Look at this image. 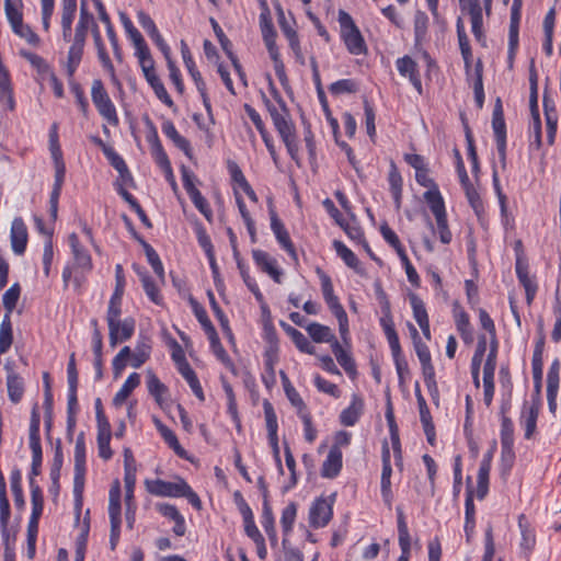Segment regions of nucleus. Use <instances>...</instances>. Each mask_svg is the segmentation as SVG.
<instances>
[{
    "label": "nucleus",
    "instance_id": "f257e3e1",
    "mask_svg": "<svg viewBox=\"0 0 561 561\" xmlns=\"http://www.w3.org/2000/svg\"><path fill=\"white\" fill-rule=\"evenodd\" d=\"M78 13V0H61L58 14V24L61 32V39L69 43L65 70L69 79H72L79 68L88 33L91 24H94V16L88 10L87 1L81 0L79 19L73 30V22Z\"/></svg>",
    "mask_w": 561,
    "mask_h": 561
},
{
    "label": "nucleus",
    "instance_id": "f03ea898",
    "mask_svg": "<svg viewBox=\"0 0 561 561\" xmlns=\"http://www.w3.org/2000/svg\"><path fill=\"white\" fill-rule=\"evenodd\" d=\"M376 295L382 313V316L379 319V324L388 341L399 382H403L405 378L410 375V369L408 360L402 353L399 335L394 328L393 317L391 312V304L389 301L387 294L383 291L381 287H378V289L376 290Z\"/></svg>",
    "mask_w": 561,
    "mask_h": 561
},
{
    "label": "nucleus",
    "instance_id": "7ed1b4c3",
    "mask_svg": "<svg viewBox=\"0 0 561 561\" xmlns=\"http://www.w3.org/2000/svg\"><path fill=\"white\" fill-rule=\"evenodd\" d=\"M67 242L70 248L72 263L64 267L61 274L62 283L64 287L67 288L72 280L76 289H78L84 282L85 276L92 272L93 260L76 232L68 234Z\"/></svg>",
    "mask_w": 561,
    "mask_h": 561
},
{
    "label": "nucleus",
    "instance_id": "20e7f679",
    "mask_svg": "<svg viewBox=\"0 0 561 561\" xmlns=\"http://www.w3.org/2000/svg\"><path fill=\"white\" fill-rule=\"evenodd\" d=\"M58 129V124L53 123L48 133V147L55 171L54 184L49 194V216L53 222L57 220L59 198L66 179V163L59 142Z\"/></svg>",
    "mask_w": 561,
    "mask_h": 561
},
{
    "label": "nucleus",
    "instance_id": "39448f33",
    "mask_svg": "<svg viewBox=\"0 0 561 561\" xmlns=\"http://www.w3.org/2000/svg\"><path fill=\"white\" fill-rule=\"evenodd\" d=\"M41 415L36 408L32 410L30 428H28V446L32 453L31 471L28 473V483L31 491H41L39 485L35 483V478L41 473L43 462V450L41 444Z\"/></svg>",
    "mask_w": 561,
    "mask_h": 561
},
{
    "label": "nucleus",
    "instance_id": "423d86ee",
    "mask_svg": "<svg viewBox=\"0 0 561 561\" xmlns=\"http://www.w3.org/2000/svg\"><path fill=\"white\" fill-rule=\"evenodd\" d=\"M337 21L340 24V37L347 51L355 56L366 54V42L351 14L344 10H340Z\"/></svg>",
    "mask_w": 561,
    "mask_h": 561
},
{
    "label": "nucleus",
    "instance_id": "0eeeda50",
    "mask_svg": "<svg viewBox=\"0 0 561 561\" xmlns=\"http://www.w3.org/2000/svg\"><path fill=\"white\" fill-rule=\"evenodd\" d=\"M91 100L99 115L111 126L119 124V117L114 102L112 101L101 79H94L91 85Z\"/></svg>",
    "mask_w": 561,
    "mask_h": 561
},
{
    "label": "nucleus",
    "instance_id": "6e6552de",
    "mask_svg": "<svg viewBox=\"0 0 561 561\" xmlns=\"http://www.w3.org/2000/svg\"><path fill=\"white\" fill-rule=\"evenodd\" d=\"M4 12L14 35L25 41L32 47H39L42 39L30 24L24 23L21 9L12 0H4Z\"/></svg>",
    "mask_w": 561,
    "mask_h": 561
},
{
    "label": "nucleus",
    "instance_id": "1a4fd4ad",
    "mask_svg": "<svg viewBox=\"0 0 561 561\" xmlns=\"http://www.w3.org/2000/svg\"><path fill=\"white\" fill-rule=\"evenodd\" d=\"M267 209H268V216L271 221V230L280 247L282 250H284L288 256L294 261L298 262V253L294 245V242L291 241V238L289 236V232L287 228L285 227L284 222L280 220V218L277 215L274 201L272 197L267 198Z\"/></svg>",
    "mask_w": 561,
    "mask_h": 561
},
{
    "label": "nucleus",
    "instance_id": "9d476101",
    "mask_svg": "<svg viewBox=\"0 0 561 561\" xmlns=\"http://www.w3.org/2000/svg\"><path fill=\"white\" fill-rule=\"evenodd\" d=\"M522 242L517 241L515 247L516 261L515 273L519 284L524 287L526 294V302L530 306L538 291V283L535 275L529 273V264L520 250Z\"/></svg>",
    "mask_w": 561,
    "mask_h": 561
},
{
    "label": "nucleus",
    "instance_id": "9b49d317",
    "mask_svg": "<svg viewBox=\"0 0 561 561\" xmlns=\"http://www.w3.org/2000/svg\"><path fill=\"white\" fill-rule=\"evenodd\" d=\"M182 183L183 187L186 191L190 199L197 208V210L205 217V219L209 222L213 221V209L207 202V199L203 196L201 191L196 187V179L195 174L185 165L181 168Z\"/></svg>",
    "mask_w": 561,
    "mask_h": 561
},
{
    "label": "nucleus",
    "instance_id": "f8f14e48",
    "mask_svg": "<svg viewBox=\"0 0 561 561\" xmlns=\"http://www.w3.org/2000/svg\"><path fill=\"white\" fill-rule=\"evenodd\" d=\"M275 93L278 99L277 105L273 104L266 98H264V102L271 115L275 129L277 130L279 137L283 138L296 133V127L290 118V114L286 107L285 102L282 100L280 95L277 92Z\"/></svg>",
    "mask_w": 561,
    "mask_h": 561
},
{
    "label": "nucleus",
    "instance_id": "ddd939ff",
    "mask_svg": "<svg viewBox=\"0 0 561 561\" xmlns=\"http://www.w3.org/2000/svg\"><path fill=\"white\" fill-rule=\"evenodd\" d=\"M275 11L277 15V22L279 25L280 31L283 32L285 38L288 42V45L290 49L294 53V56L296 60L304 64V54L300 45V39L298 36V33L296 31V21L291 16L290 20H288L285 15L284 9L279 2L275 3Z\"/></svg>",
    "mask_w": 561,
    "mask_h": 561
},
{
    "label": "nucleus",
    "instance_id": "4468645a",
    "mask_svg": "<svg viewBox=\"0 0 561 561\" xmlns=\"http://www.w3.org/2000/svg\"><path fill=\"white\" fill-rule=\"evenodd\" d=\"M492 128L494 133L496 149L500 162L503 168L506 167V124L501 100L499 99L492 114Z\"/></svg>",
    "mask_w": 561,
    "mask_h": 561
},
{
    "label": "nucleus",
    "instance_id": "2eb2a0df",
    "mask_svg": "<svg viewBox=\"0 0 561 561\" xmlns=\"http://www.w3.org/2000/svg\"><path fill=\"white\" fill-rule=\"evenodd\" d=\"M334 495L335 493L328 499L320 496L312 503L309 511V524L311 527L321 528L329 524L333 514Z\"/></svg>",
    "mask_w": 561,
    "mask_h": 561
},
{
    "label": "nucleus",
    "instance_id": "dca6fc26",
    "mask_svg": "<svg viewBox=\"0 0 561 561\" xmlns=\"http://www.w3.org/2000/svg\"><path fill=\"white\" fill-rule=\"evenodd\" d=\"M87 449L84 433L81 432L76 439L75 445V476H73V491H83L84 476H85Z\"/></svg>",
    "mask_w": 561,
    "mask_h": 561
},
{
    "label": "nucleus",
    "instance_id": "f3484780",
    "mask_svg": "<svg viewBox=\"0 0 561 561\" xmlns=\"http://www.w3.org/2000/svg\"><path fill=\"white\" fill-rule=\"evenodd\" d=\"M252 259L261 272L267 274L276 284L282 283L283 270L274 256L266 251L256 249L252 251Z\"/></svg>",
    "mask_w": 561,
    "mask_h": 561
},
{
    "label": "nucleus",
    "instance_id": "a211bd4d",
    "mask_svg": "<svg viewBox=\"0 0 561 561\" xmlns=\"http://www.w3.org/2000/svg\"><path fill=\"white\" fill-rule=\"evenodd\" d=\"M396 68L399 75L403 78H407L412 84V87L421 95L423 93V85L419 70V65L416 64V61L412 57L405 55L396 60Z\"/></svg>",
    "mask_w": 561,
    "mask_h": 561
},
{
    "label": "nucleus",
    "instance_id": "6ab92c4d",
    "mask_svg": "<svg viewBox=\"0 0 561 561\" xmlns=\"http://www.w3.org/2000/svg\"><path fill=\"white\" fill-rule=\"evenodd\" d=\"M226 165L231 180L232 188L237 187L239 192L242 191L252 203L256 204L259 202V197L247 180L239 164L234 160L229 159L227 160Z\"/></svg>",
    "mask_w": 561,
    "mask_h": 561
},
{
    "label": "nucleus",
    "instance_id": "aec40b11",
    "mask_svg": "<svg viewBox=\"0 0 561 561\" xmlns=\"http://www.w3.org/2000/svg\"><path fill=\"white\" fill-rule=\"evenodd\" d=\"M131 236L142 245L148 263L151 265L160 283H164V267L157 251L135 230L130 220L125 217Z\"/></svg>",
    "mask_w": 561,
    "mask_h": 561
},
{
    "label": "nucleus",
    "instance_id": "412c9836",
    "mask_svg": "<svg viewBox=\"0 0 561 561\" xmlns=\"http://www.w3.org/2000/svg\"><path fill=\"white\" fill-rule=\"evenodd\" d=\"M453 318L462 342L466 345H470L473 342V328L470 322V316L457 301L453 305Z\"/></svg>",
    "mask_w": 561,
    "mask_h": 561
},
{
    "label": "nucleus",
    "instance_id": "4be33fe9",
    "mask_svg": "<svg viewBox=\"0 0 561 561\" xmlns=\"http://www.w3.org/2000/svg\"><path fill=\"white\" fill-rule=\"evenodd\" d=\"M67 381H68V393H67V413H76L78 408V383H79V375L76 366V356L72 353L69 357V362L67 365Z\"/></svg>",
    "mask_w": 561,
    "mask_h": 561
},
{
    "label": "nucleus",
    "instance_id": "5701e85b",
    "mask_svg": "<svg viewBox=\"0 0 561 561\" xmlns=\"http://www.w3.org/2000/svg\"><path fill=\"white\" fill-rule=\"evenodd\" d=\"M409 301L412 308L413 318L419 324L424 337L426 340H431L430 319L424 301L414 293L409 294Z\"/></svg>",
    "mask_w": 561,
    "mask_h": 561
},
{
    "label": "nucleus",
    "instance_id": "b1692460",
    "mask_svg": "<svg viewBox=\"0 0 561 561\" xmlns=\"http://www.w3.org/2000/svg\"><path fill=\"white\" fill-rule=\"evenodd\" d=\"M542 103L546 118L547 144L553 146L557 137L559 114L554 101L551 98L545 94Z\"/></svg>",
    "mask_w": 561,
    "mask_h": 561
},
{
    "label": "nucleus",
    "instance_id": "393cba45",
    "mask_svg": "<svg viewBox=\"0 0 561 561\" xmlns=\"http://www.w3.org/2000/svg\"><path fill=\"white\" fill-rule=\"evenodd\" d=\"M96 416L99 421V433H98V448H99V456L104 459L108 460L113 453L111 449V431H110V424L107 421H104V425L101 424V420L103 417V413L101 410V400H96Z\"/></svg>",
    "mask_w": 561,
    "mask_h": 561
},
{
    "label": "nucleus",
    "instance_id": "a878e982",
    "mask_svg": "<svg viewBox=\"0 0 561 561\" xmlns=\"http://www.w3.org/2000/svg\"><path fill=\"white\" fill-rule=\"evenodd\" d=\"M10 240L12 251L21 255L25 252L28 241L27 227L22 217H15L11 225Z\"/></svg>",
    "mask_w": 561,
    "mask_h": 561
},
{
    "label": "nucleus",
    "instance_id": "bb28decb",
    "mask_svg": "<svg viewBox=\"0 0 561 561\" xmlns=\"http://www.w3.org/2000/svg\"><path fill=\"white\" fill-rule=\"evenodd\" d=\"M142 72L145 80L148 85L152 89L154 95L159 101H161L165 106L173 107L174 102L169 95L160 76L157 72L156 66L149 69H146Z\"/></svg>",
    "mask_w": 561,
    "mask_h": 561
},
{
    "label": "nucleus",
    "instance_id": "cd10ccee",
    "mask_svg": "<svg viewBox=\"0 0 561 561\" xmlns=\"http://www.w3.org/2000/svg\"><path fill=\"white\" fill-rule=\"evenodd\" d=\"M263 411L267 431V440L275 454H278V422L273 404L268 400L263 401Z\"/></svg>",
    "mask_w": 561,
    "mask_h": 561
},
{
    "label": "nucleus",
    "instance_id": "c85d7f7f",
    "mask_svg": "<svg viewBox=\"0 0 561 561\" xmlns=\"http://www.w3.org/2000/svg\"><path fill=\"white\" fill-rule=\"evenodd\" d=\"M397 523H398V541L401 549V556L398 561H409L411 552V537L405 522L403 508L397 506Z\"/></svg>",
    "mask_w": 561,
    "mask_h": 561
},
{
    "label": "nucleus",
    "instance_id": "c756f323",
    "mask_svg": "<svg viewBox=\"0 0 561 561\" xmlns=\"http://www.w3.org/2000/svg\"><path fill=\"white\" fill-rule=\"evenodd\" d=\"M161 130L173 145L180 149L190 160L193 159V149L191 142L183 137L176 129L171 119H164L161 124Z\"/></svg>",
    "mask_w": 561,
    "mask_h": 561
},
{
    "label": "nucleus",
    "instance_id": "7c9ffc66",
    "mask_svg": "<svg viewBox=\"0 0 561 561\" xmlns=\"http://www.w3.org/2000/svg\"><path fill=\"white\" fill-rule=\"evenodd\" d=\"M364 412V400L357 394L353 393L351 397V402L348 407H346L340 413L339 420L340 423L344 426H354L360 419Z\"/></svg>",
    "mask_w": 561,
    "mask_h": 561
},
{
    "label": "nucleus",
    "instance_id": "2f4dec72",
    "mask_svg": "<svg viewBox=\"0 0 561 561\" xmlns=\"http://www.w3.org/2000/svg\"><path fill=\"white\" fill-rule=\"evenodd\" d=\"M317 274L321 284L323 299L331 312L339 311L344 307L340 302L339 297L334 294V287L331 277L321 268H317Z\"/></svg>",
    "mask_w": 561,
    "mask_h": 561
},
{
    "label": "nucleus",
    "instance_id": "473e14b6",
    "mask_svg": "<svg viewBox=\"0 0 561 561\" xmlns=\"http://www.w3.org/2000/svg\"><path fill=\"white\" fill-rule=\"evenodd\" d=\"M115 332L108 331V339L111 346H116L118 343L128 341L135 333L136 321L133 317H127L124 320L115 322Z\"/></svg>",
    "mask_w": 561,
    "mask_h": 561
},
{
    "label": "nucleus",
    "instance_id": "72a5a7b5",
    "mask_svg": "<svg viewBox=\"0 0 561 561\" xmlns=\"http://www.w3.org/2000/svg\"><path fill=\"white\" fill-rule=\"evenodd\" d=\"M456 28H457V36H458L460 53H461V56H462V59L465 62L466 76H467V79L469 80V78L471 76V71H472V51H471L469 38L465 31V26H463L461 19H458Z\"/></svg>",
    "mask_w": 561,
    "mask_h": 561
},
{
    "label": "nucleus",
    "instance_id": "f704fd0d",
    "mask_svg": "<svg viewBox=\"0 0 561 561\" xmlns=\"http://www.w3.org/2000/svg\"><path fill=\"white\" fill-rule=\"evenodd\" d=\"M91 26L93 27V38H94L95 47L98 50L99 60L102 64V67L110 73L112 80L114 82H118V80L116 78L114 65L106 51L105 45L102 41L101 34L99 31V26L95 22H94V24H91L90 27Z\"/></svg>",
    "mask_w": 561,
    "mask_h": 561
},
{
    "label": "nucleus",
    "instance_id": "c9c22d12",
    "mask_svg": "<svg viewBox=\"0 0 561 561\" xmlns=\"http://www.w3.org/2000/svg\"><path fill=\"white\" fill-rule=\"evenodd\" d=\"M153 422L158 433L163 438L164 443L175 453V455L183 459H187V453L179 443L175 433L167 425H164L159 419H154Z\"/></svg>",
    "mask_w": 561,
    "mask_h": 561
},
{
    "label": "nucleus",
    "instance_id": "e433bc0d",
    "mask_svg": "<svg viewBox=\"0 0 561 561\" xmlns=\"http://www.w3.org/2000/svg\"><path fill=\"white\" fill-rule=\"evenodd\" d=\"M518 527L520 530V549L524 551L525 556L528 557L536 546V535L535 530L531 528L530 524L526 520L524 514L518 516Z\"/></svg>",
    "mask_w": 561,
    "mask_h": 561
},
{
    "label": "nucleus",
    "instance_id": "4c0bfd02",
    "mask_svg": "<svg viewBox=\"0 0 561 561\" xmlns=\"http://www.w3.org/2000/svg\"><path fill=\"white\" fill-rule=\"evenodd\" d=\"M539 410H540V403L538 401V402H533L529 408H527L526 410H523V412H522L520 424L524 427V431H525L524 437L526 439H530L536 432Z\"/></svg>",
    "mask_w": 561,
    "mask_h": 561
},
{
    "label": "nucleus",
    "instance_id": "58836bf2",
    "mask_svg": "<svg viewBox=\"0 0 561 561\" xmlns=\"http://www.w3.org/2000/svg\"><path fill=\"white\" fill-rule=\"evenodd\" d=\"M233 195H234L236 204H237L238 210L240 213V216H241V218L247 227V231L250 236L251 242L255 243L256 242L255 221L253 220L251 213L245 205L243 196L241 195V193L238 191L237 187H233Z\"/></svg>",
    "mask_w": 561,
    "mask_h": 561
},
{
    "label": "nucleus",
    "instance_id": "ea45409f",
    "mask_svg": "<svg viewBox=\"0 0 561 561\" xmlns=\"http://www.w3.org/2000/svg\"><path fill=\"white\" fill-rule=\"evenodd\" d=\"M343 466L342 451L330 449L321 467V476L333 479L339 476Z\"/></svg>",
    "mask_w": 561,
    "mask_h": 561
},
{
    "label": "nucleus",
    "instance_id": "a19ab883",
    "mask_svg": "<svg viewBox=\"0 0 561 561\" xmlns=\"http://www.w3.org/2000/svg\"><path fill=\"white\" fill-rule=\"evenodd\" d=\"M306 331L308 332L311 340L316 343H329L330 346L337 342L336 336L332 332V330L324 324L319 322H311L306 327Z\"/></svg>",
    "mask_w": 561,
    "mask_h": 561
},
{
    "label": "nucleus",
    "instance_id": "79ce46f5",
    "mask_svg": "<svg viewBox=\"0 0 561 561\" xmlns=\"http://www.w3.org/2000/svg\"><path fill=\"white\" fill-rule=\"evenodd\" d=\"M280 327L284 331L290 336L295 346L305 354L313 355L316 353V347L299 330L289 325L288 323L280 321Z\"/></svg>",
    "mask_w": 561,
    "mask_h": 561
},
{
    "label": "nucleus",
    "instance_id": "37998d69",
    "mask_svg": "<svg viewBox=\"0 0 561 561\" xmlns=\"http://www.w3.org/2000/svg\"><path fill=\"white\" fill-rule=\"evenodd\" d=\"M486 351V336L480 335L478 339V344L476 347V351L473 353L472 359H471V376H472V382L477 389L480 388V367L483 359V356Z\"/></svg>",
    "mask_w": 561,
    "mask_h": 561
},
{
    "label": "nucleus",
    "instance_id": "c03bdc74",
    "mask_svg": "<svg viewBox=\"0 0 561 561\" xmlns=\"http://www.w3.org/2000/svg\"><path fill=\"white\" fill-rule=\"evenodd\" d=\"M389 191L397 208H400L402 201L403 180L394 162L390 163L388 174Z\"/></svg>",
    "mask_w": 561,
    "mask_h": 561
},
{
    "label": "nucleus",
    "instance_id": "a18cd8bd",
    "mask_svg": "<svg viewBox=\"0 0 561 561\" xmlns=\"http://www.w3.org/2000/svg\"><path fill=\"white\" fill-rule=\"evenodd\" d=\"M331 350H332V353L334 354L337 363L345 370V373L348 376L355 375L356 374V364H355V360H354L352 354L348 351H346L341 345V343L339 341L334 342Z\"/></svg>",
    "mask_w": 561,
    "mask_h": 561
},
{
    "label": "nucleus",
    "instance_id": "49530a36",
    "mask_svg": "<svg viewBox=\"0 0 561 561\" xmlns=\"http://www.w3.org/2000/svg\"><path fill=\"white\" fill-rule=\"evenodd\" d=\"M140 385V375L138 373H131L119 390L115 393L113 398V403L116 407L122 405L127 398L131 394V392Z\"/></svg>",
    "mask_w": 561,
    "mask_h": 561
},
{
    "label": "nucleus",
    "instance_id": "de8ad7c7",
    "mask_svg": "<svg viewBox=\"0 0 561 561\" xmlns=\"http://www.w3.org/2000/svg\"><path fill=\"white\" fill-rule=\"evenodd\" d=\"M423 198L426 202L427 206L430 207L434 217H438L439 215L447 213L445 201L438 186L424 192Z\"/></svg>",
    "mask_w": 561,
    "mask_h": 561
},
{
    "label": "nucleus",
    "instance_id": "09e8293b",
    "mask_svg": "<svg viewBox=\"0 0 561 561\" xmlns=\"http://www.w3.org/2000/svg\"><path fill=\"white\" fill-rule=\"evenodd\" d=\"M333 248L337 254V256L345 263L346 266L354 270L355 272H360L362 265L360 261L356 256V254L347 248L342 241L334 240Z\"/></svg>",
    "mask_w": 561,
    "mask_h": 561
},
{
    "label": "nucleus",
    "instance_id": "8fccbe9b",
    "mask_svg": "<svg viewBox=\"0 0 561 561\" xmlns=\"http://www.w3.org/2000/svg\"><path fill=\"white\" fill-rule=\"evenodd\" d=\"M146 140L150 147V152L154 161L168 156L159 138L158 130L153 123L150 121H148Z\"/></svg>",
    "mask_w": 561,
    "mask_h": 561
},
{
    "label": "nucleus",
    "instance_id": "3c124183",
    "mask_svg": "<svg viewBox=\"0 0 561 561\" xmlns=\"http://www.w3.org/2000/svg\"><path fill=\"white\" fill-rule=\"evenodd\" d=\"M124 469L125 491H134L136 486L137 466L133 453L129 449H125L124 451Z\"/></svg>",
    "mask_w": 561,
    "mask_h": 561
},
{
    "label": "nucleus",
    "instance_id": "603ef678",
    "mask_svg": "<svg viewBox=\"0 0 561 561\" xmlns=\"http://www.w3.org/2000/svg\"><path fill=\"white\" fill-rule=\"evenodd\" d=\"M150 354H151L150 341L146 337L138 340L135 351L130 355V365L134 368H139L149 359Z\"/></svg>",
    "mask_w": 561,
    "mask_h": 561
},
{
    "label": "nucleus",
    "instance_id": "864d4df0",
    "mask_svg": "<svg viewBox=\"0 0 561 561\" xmlns=\"http://www.w3.org/2000/svg\"><path fill=\"white\" fill-rule=\"evenodd\" d=\"M473 76V93H474V101L478 107H482L484 103V89H483V64L480 59L474 65L473 73L471 72V76Z\"/></svg>",
    "mask_w": 561,
    "mask_h": 561
},
{
    "label": "nucleus",
    "instance_id": "5fc2aeb1",
    "mask_svg": "<svg viewBox=\"0 0 561 561\" xmlns=\"http://www.w3.org/2000/svg\"><path fill=\"white\" fill-rule=\"evenodd\" d=\"M147 389L151 397H153L154 401L158 405L163 404V397L168 394V387L158 378V376L153 373H149L147 376Z\"/></svg>",
    "mask_w": 561,
    "mask_h": 561
},
{
    "label": "nucleus",
    "instance_id": "6e6d98bb",
    "mask_svg": "<svg viewBox=\"0 0 561 561\" xmlns=\"http://www.w3.org/2000/svg\"><path fill=\"white\" fill-rule=\"evenodd\" d=\"M209 344L210 350L216 356V358L231 373L236 374V365L227 351L225 350L224 345L220 342V339L218 334L215 335V337H210Z\"/></svg>",
    "mask_w": 561,
    "mask_h": 561
},
{
    "label": "nucleus",
    "instance_id": "4d7b16f0",
    "mask_svg": "<svg viewBox=\"0 0 561 561\" xmlns=\"http://www.w3.org/2000/svg\"><path fill=\"white\" fill-rule=\"evenodd\" d=\"M190 302L193 308V312L197 319V321L201 323L205 334L208 339L215 337L217 333L214 324L208 318V314L204 307H202L194 298L191 297Z\"/></svg>",
    "mask_w": 561,
    "mask_h": 561
},
{
    "label": "nucleus",
    "instance_id": "13d9d810",
    "mask_svg": "<svg viewBox=\"0 0 561 561\" xmlns=\"http://www.w3.org/2000/svg\"><path fill=\"white\" fill-rule=\"evenodd\" d=\"M559 391V376L553 373L552 368L549 370L547 376V401L548 409L554 415L557 413L558 403L557 397Z\"/></svg>",
    "mask_w": 561,
    "mask_h": 561
},
{
    "label": "nucleus",
    "instance_id": "bf43d9fd",
    "mask_svg": "<svg viewBox=\"0 0 561 561\" xmlns=\"http://www.w3.org/2000/svg\"><path fill=\"white\" fill-rule=\"evenodd\" d=\"M7 390L10 401L19 403L24 396V380L20 375L7 376Z\"/></svg>",
    "mask_w": 561,
    "mask_h": 561
},
{
    "label": "nucleus",
    "instance_id": "052dcab7",
    "mask_svg": "<svg viewBox=\"0 0 561 561\" xmlns=\"http://www.w3.org/2000/svg\"><path fill=\"white\" fill-rule=\"evenodd\" d=\"M428 16L423 11H416L413 21L414 44L415 46L422 45L425 41L428 30Z\"/></svg>",
    "mask_w": 561,
    "mask_h": 561
},
{
    "label": "nucleus",
    "instance_id": "680f3d73",
    "mask_svg": "<svg viewBox=\"0 0 561 561\" xmlns=\"http://www.w3.org/2000/svg\"><path fill=\"white\" fill-rule=\"evenodd\" d=\"M381 460H382V472H381V491H389L391 486V456H390V449L387 442H383L382 448H381Z\"/></svg>",
    "mask_w": 561,
    "mask_h": 561
},
{
    "label": "nucleus",
    "instance_id": "e2e57ef3",
    "mask_svg": "<svg viewBox=\"0 0 561 561\" xmlns=\"http://www.w3.org/2000/svg\"><path fill=\"white\" fill-rule=\"evenodd\" d=\"M179 373L185 379V381L188 383L194 396L201 402H204L205 393H204L203 387H202L199 379H198L196 373L194 371V369L191 366L184 365V368L181 369Z\"/></svg>",
    "mask_w": 561,
    "mask_h": 561
},
{
    "label": "nucleus",
    "instance_id": "0e129e2a",
    "mask_svg": "<svg viewBox=\"0 0 561 561\" xmlns=\"http://www.w3.org/2000/svg\"><path fill=\"white\" fill-rule=\"evenodd\" d=\"M123 298L111 297L106 311L108 331L115 332V322L121 321Z\"/></svg>",
    "mask_w": 561,
    "mask_h": 561
},
{
    "label": "nucleus",
    "instance_id": "69168bd1",
    "mask_svg": "<svg viewBox=\"0 0 561 561\" xmlns=\"http://www.w3.org/2000/svg\"><path fill=\"white\" fill-rule=\"evenodd\" d=\"M501 445H514V423L508 415H505V410L502 408L501 428H500Z\"/></svg>",
    "mask_w": 561,
    "mask_h": 561
},
{
    "label": "nucleus",
    "instance_id": "338daca9",
    "mask_svg": "<svg viewBox=\"0 0 561 561\" xmlns=\"http://www.w3.org/2000/svg\"><path fill=\"white\" fill-rule=\"evenodd\" d=\"M342 225L343 226H340V227L343 229V231L346 233V236L351 240H353L357 243L364 244L366 250L371 254L369 244L367 243V241L365 239L364 231L359 227V225L357 222H348L347 220H345Z\"/></svg>",
    "mask_w": 561,
    "mask_h": 561
},
{
    "label": "nucleus",
    "instance_id": "774afa93",
    "mask_svg": "<svg viewBox=\"0 0 561 561\" xmlns=\"http://www.w3.org/2000/svg\"><path fill=\"white\" fill-rule=\"evenodd\" d=\"M332 95L351 94L358 91V84L353 79H341L329 85Z\"/></svg>",
    "mask_w": 561,
    "mask_h": 561
}]
</instances>
